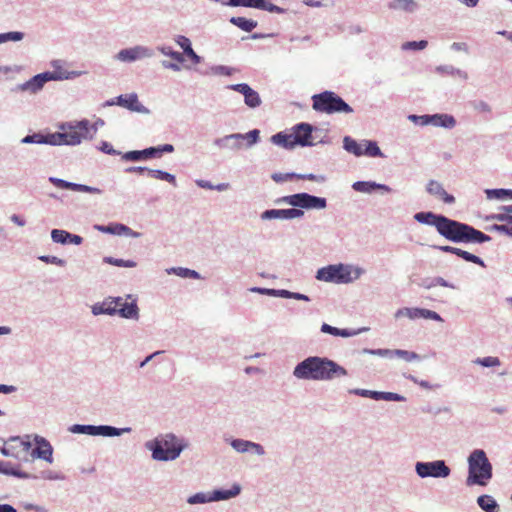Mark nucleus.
Returning <instances> with one entry per match:
<instances>
[{"label":"nucleus","mask_w":512,"mask_h":512,"mask_svg":"<svg viewBox=\"0 0 512 512\" xmlns=\"http://www.w3.org/2000/svg\"><path fill=\"white\" fill-rule=\"evenodd\" d=\"M313 128L310 124L300 123L292 128L293 140L296 145L310 146L313 144L312 141Z\"/></svg>","instance_id":"f8f14e48"},{"label":"nucleus","mask_w":512,"mask_h":512,"mask_svg":"<svg viewBox=\"0 0 512 512\" xmlns=\"http://www.w3.org/2000/svg\"><path fill=\"white\" fill-rule=\"evenodd\" d=\"M303 216V211L296 208H289V209H271L266 210L262 214L263 219H294V218H300Z\"/></svg>","instance_id":"4468645a"},{"label":"nucleus","mask_w":512,"mask_h":512,"mask_svg":"<svg viewBox=\"0 0 512 512\" xmlns=\"http://www.w3.org/2000/svg\"><path fill=\"white\" fill-rule=\"evenodd\" d=\"M148 55V51L142 47H134L130 49L121 50L118 53V58L122 61H134Z\"/></svg>","instance_id":"f3484780"},{"label":"nucleus","mask_w":512,"mask_h":512,"mask_svg":"<svg viewBox=\"0 0 512 512\" xmlns=\"http://www.w3.org/2000/svg\"><path fill=\"white\" fill-rule=\"evenodd\" d=\"M230 22L246 32H251L257 26L256 21L245 17H232Z\"/></svg>","instance_id":"bb28decb"},{"label":"nucleus","mask_w":512,"mask_h":512,"mask_svg":"<svg viewBox=\"0 0 512 512\" xmlns=\"http://www.w3.org/2000/svg\"><path fill=\"white\" fill-rule=\"evenodd\" d=\"M313 109L327 114L337 112L351 113L353 109L338 95L325 91L312 97Z\"/></svg>","instance_id":"39448f33"},{"label":"nucleus","mask_w":512,"mask_h":512,"mask_svg":"<svg viewBox=\"0 0 512 512\" xmlns=\"http://www.w3.org/2000/svg\"><path fill=\"white\" fill-rule=\"evenodd\" d=\"M477 503L486 512H497L499 509L496 501L489 495H482L478 497Z\"/></svg>","instance_id":"a878e982"},{"label":"nucleus","mask_w":512,"mask_h":512,"mask_svg":"<svg viewBox=\"0 0 512 512\" xmlns=\"http://www.w3.org/2000/svg\"><path fill=\"white\" fill-rule=\"evenodd\" d=\"M117 104L132 111H141V105L136 94L120 95L117 97Z\"/></svg>","instance_id":"aec40b11"},{"label":"nucleus","mask_w":512,"mask_h":512,"mask_svg":"<svg viewBox=\"0 0 512 512\" xmlns=\"http://www.w3.org/2000/svg\"><path fill=\"white\" fill-rule=\"evenodd\" d=\"M494 229L498 232L512 236V226L510 227L508 225H495Z\"/></svg>","instance_id":"e2e57ef3"},{"label":"nucleus","mask_w":512,"mask_h":512,"mask_svg":"<svg viewBox=\"0 0 512 512\" xmlns=\"http://www.w3.org/2000/svg\"><path fill=\"white\" fill-rule=\"evenodd\" d=\"M33 454H37L39 458L50 460L52 456V447L48 442L43 441L39 443L37 448L33 451Z\"/></svg>","instance_id":"c756f323"},{"label":"nucleus","mask_w":512,"mask_h":512,"mask_svg":"<svg viewBox=\"0 0 512 512\" xmlns=\"http://www.w3.org/2000/svg\"><path fill=\"white\" fill-rule=\"evenodd\" d=\"M97 229H99L100 231H103V232H108V233H112V234H122V233H127L130 231V229L125 226V225H122V224H117L115 226H98Z\"/></svg>","instance_id":"4c0bfd02"},{"label":"nucleus","mask_w":512,"mask_h":512,"mask_svg":"<svg viewBox=\"0 0 512 512\" xmlns=\"http://www.w3.org/2000/svg\"><path fill=\"white\" fill-rule=\"evenodd\" d=\"M272 143L286 149H292L296 146L293 140V133L279 132L271 137Z\"/></svg>","instance_id":"6ab92c4d"},{"label":"nucleus","mask_w":512,"mask_h":512,"mask_svg":"<svg viewBox=\"0 0 512 512\" xmlns=\"http://www.w3.org/2000/svg\"><path fill=\"white\" fill-rule=\"evenodd\" d=\"M486 194L489 199H491V198L503 199L505 197H510V190L492 189V190H487Z\"/></svg>","instance_id":"a18cd8bd"},{"label":"nucleus","mask_w":512,"mask_h":512,"mask_svg":"<svg viewBox=\"0 0 512 512\" xmlns=\"http://www.w3.org/2000/svg\"><path fill=\"white\" fill-rule=\"evenodd\" d=\"M353 189L355 191H358V192H363V193H370L372 192L373 190L375 189H383V190H386V191H389L390 189L385 186V185H382V184H376V183H373V182H367V181H358V182H355L353 185H352Z\"/></svg>","instance_id":"5701e85b"},{"label":"nucleus","mask_w":512,"mask_h":512,"mask_svg":"<svg viewBox=\"0 0 512 512\" xmlns=\"http://www.w3.org/2000/svg\"><path fill=\"white\" fill-rule=\"evenodd\" d=\"M422 309L415 308V309H405V314L409 316L410 318H417L421 317Z\"/></svg>","instance_id":"0e129e2a"},{"label":"nucleus","mask_w":512,"mask_h":512,"mask_svg":"<svg viewBox=\"0 0 512 512\" xmlns=\"http://www.w3.org/2000/svg\"><path fill=\"white\" fill-rule=\"evenodd\" d=\"M427 46V41L421 40V41H411L406 42L403 44V49H413V50H422Z\"/></svg>","instance_id":"8fccbe9b"},{"label":"nucleus","mask_w":512,"mask_h":512,"mask_svg":"<svg viewBox=\"0 0 512 512\" xmlns=\"http://www.w3.org/2000/svg\"><path fill=\"white\" fill-rule=\"evenodd\" d=\"M120 300H115V298H107L102 303L95 304L92 307V312L94 315L99 314H109L114 315L116 313V307Z\"/></svg>","instance_id":"dca6fc26"},{"label":"nucleus","mask_w":512,"mask_h":512,"mask_svg":"<svg viewBox=\"0 0 512 512\" xmlns=\"http://www.w3.org/2000/svg\"><path fill=\"white\" fill-rule=\"evenodd\" d=\"M316 278L325 282L347 283L351 281V272L344 265H330L319 269Z\"/></svg>","instance_id":"0eeeda50"},{"label":"nucleus","mask_w":512,"mask_h":512,"mask_svg":"<svg viewBox=\"0 0 512 512\" xmlns=\"http://www.w3.org/2000/svg\"><path fill=\"white\" fill-rule=\"evenodd\" d=\"M18 447L21 448L23 451H27L30 447V444L20 441L18 439H12L10 443L5 444L1 448V453L8 457L18 458L19 455L16 452H14V450Z\"/></svg>","instance_id":"a211bd4d"},{"label":"nucleus","mask_w":512,"mask_h":512,"mask_svg":"<svg viewBox=\"0 0 512 512\" xmlns=\"http://www.w3.org/2000/svg\"><path fill=\"white\" fill-rule=\"evenodd\" d=\"M50 139V135L44 138L41 135L34 134V135H28L26 136L23 141L25 143H47L46 140Z\"/></svg>","instance_id":"3c124183"},{"label":"nucleus","mask_w":512,"mask_h":512,"mask_svg":"<svg viewBox=\"0 0 512 512\" xmlns=\"http://www.w3.org/2000/svg\"><path fill=\"white\" fill-rule=\"evenodd\" d=\"M147 158L148 157L146 154V149L141 150V151H136V150L129 151L123 155V159L127 160V161H139V160L147 159Z\"/></svg>","instance_id":"a19ab883"},{"label":"nucleus","mask_w":512,"mask_h":512,"mask_svg":"<svg viewBox=\"0 0 512 512\" xmlns=\"http://www.w3.org/2000/svg\"><path fill=\"white\" fill-rule=\"evenodd\" d=\"M457 256L461 257L465 261H468V262L480 265L482 267L485 266L484 261L480 257H478V256H476V255H474V254H472V253H470L468 251L462 250L460 248H459V252H458Z\"/></svg>","instance_id":"c9c22d12"},{"label":"nucleus","mask_w":512,"mask_h":512,"mask_svg":"<svg viewBox=\"0 0 512 512\" xmlns=\"http://www.w3.org/2000/svg\"><path fill=\"white\" fill-rule=\"evenodd\" d=\"M416 471L420 477H447L450 469L444 461L434 462H418L416 464Z\"/></svg>","instance_id":"1a4fd4ad"},{"label":"nucleus","mask_w":512,"mask_h":512,"mask_svg":"<svg viewBox=\"0 0 512 512\" xmlns=\"http://www.w3.org/2000/svg\"><path fill=\"white\" fill-rule=\"evenodd\" d=\"M355 393L358 395H361V396L371 397L376 400L380 399V395H382L381 392L369 391V390H356Z\"/></svg>","instance_id":"864d4df0"},{"label":"nucleus","mask_w":512,"mask_h":512,"mask_svg":"<svg viewBox=\"0 0 512 512\" xmlns=\"http://www.w3.org/2000/svg\"><path fill=\"white\" fill-rule=\"evenodd\" d=\"M89 121L82 120L74 126H70L63 133L50 135V139L46 140L51 145H77L83 139H91Z\"/></svg>","instance_id":"20e7f679"},{"label":"nucleus","mask_w":512,"mask_h":512,"mask_svg":"<svg viewBox=\"0 0 512 512\" xmlns=\"http://www.w3.org/2000/svg\"><path fill=\"white\" fill-rule=\"evenodd\" d=\"M245 103L251 108L258 107L261 104V99L259 97V94L251 89L245 96Z\"/></svg>","instance_id":"58836bf2"},{"label":"nucleus","mask_w":512,"mask_h":512,"mask_svg":"<svg viewBox=\"0 0 512 512\" xmlns=\"http://www.w3.org/2000/svg\"><path fill=\"white\" fill-rule=\"evenodd\" d=\"M147 174L152 178L167 181L174 186L176 185L175 176L168 172L161 171V170L149 169V170H147Z\"/></svg>","instance_id":"c85d7f7f"},{"label":"nucleus","mask_w":512,"mask_h":512,"mask_svg":"<svg viewBox=\"0 0 512 512\" xmlns=\"http://www.w3.org/2000/svg\"><path fill=\"white\" fill-rule=\"evenodd\" d=\"M475 362L484 367H494V366L500 365V360L497 357H492V356L478 358Z\"/></svg>","instance_id":"c03bdc74"},{"label":"nucleus","mask_w":512,"mask_h":512,"mask_svg":"<svg viewBox=\"0 0 512 512\" xmlns=\"http://www.w3.org/2000/svg\"><path fill=\"white\" fill-rule=\"evenodd\" d=\"M161 52L165 56H169V57H171L172 59H174V60H176L178 62H182L183 61L182 54L179 53V52L173 51V49L170 46L162 47L161 48Z\"/></svg>","instance_id":"09e8293b"},{"label":"nucleus","mask_w":512,"mask_h":512,"mask_svg":"<svg viewBox=\"0 0 512 512\" xmlns=\"http://www.w3.org/2000/svg\"><path fill=\"white\" fill-rule=\"evenodd\" d=\"M50 181L58 188L72 189L75 191H92L93 189L86 185L74 184L58 178H50Z\"/></svg>","instance_id":"b1692460"},{"label":"nucleus","mask_w":512,"mask_h":512,"mask_svg":"<svg viewBox=\"0 0 512 512\" xmlns=\"http://www.w3.org/2000/svg\"><path fill=\"white\" fill-rule=\"evenodd\" d=\"M50 79H51V77L49 76L48 73L39 74V75L34 76L30 81H28L23 88L29 89L32 92H35V91L41 89L42 86L44 85V83Z\"/></svg>","instance_id":"393cba45"},{"label":"nucleus","mask_w":512,"mask_h":512,"mask_svg":"<svg viewBox=\"0 0 512 512\" xmlns=\"http://www.w3.org/2000/svg\"><path fill=\"white\" fill-rule=\"evenodd\" d=\"M396 353L407 361H411L413 359L418 358V355L414 352H408L405 350H397Z\"/></svg>","instance_id":"13d9d810"},{"label":"nucleus","mask_w":512,"mask_h":512,"mask_svg":"<svg viewBox=\"0 0 512 512\" xmlns=\"http://www.w3.org/2000/svg\"><path fill=\"white\" fill-rule=\"evenodd\" d=\"M344 148L356 156L364 155V141L362 143H358L350 137L344 138Z\"/></svg>","instance_id":"cd10ccee"},{"label":"nucleus","mask_w":512,"mask_h":512,"mask_svg":"<svg viewBox=\"0 0 512 512\" xmlns=\"http://www.w3.org/2000/svg\"><path fill=\"white\" fill-rule=\"evenodd\" d=\"M240 488L238 486H234L231 490H224V491H216L215 492V498L216 500H222V499H228L231 497L236 496L239 494Z\"/></svg>","instance_id":"37998d69"},{"label":"nucleus","mask_w":512,"mask_h":512,"mask_svg":"<svg viewBox=\"0 0 512 512\" xmlns=\"http://www.w3.org/2000/svg\"><path fill=\"white\" fill-rule=\"evenodd\" d=\"M22 32H8L4 34H0V43L6 41H20L23 39Z\"/></svg>","instance_id":"de8ad7c7"},{"label":"nucleus","mask_w":512,"mask_h":512,"mask_svg":"<svg viewBox=\"0 0 512 512\" xmlns=\"http://www.w3.org/2000/svg\"><path fill=\"white\" fill-rule=\"evenodd\" d=\"M115 300H120L116 307V313L123 318L137 319L139 316V310L136 301L131 299L130 296L127 298L116 297Z\"/></svg>","instance_id":"9b49d317"},{"label":"nucleus","mask_w":512,"mask_h":512,"mask_svg":"<svg viewBox=\"0 0 512 512\" xmlns=\"http://www.w3.org/2000/svg\"><path fill=\"white\" fill-rule=\"evenodd\" d=\"M392 7L412 12L416 8V2L414 0H394Z\"/></svg>","instance_id":"f704fd0d"},{"label":"nucleus","mask_w":512,"mask_h":512,"mask_svg":"<svg viewBox=\"0 0 512 512\" xmlns=\"http://www.w3.org/2000/svg\"><path fill=\"white\" fill-rule=\"evenodd\" d=\"M182 445L174 435H165L155 440L152 456L159 461L174 460L182 451Z\"/></svg>","instance_id":"423d86ee"},{"label":"nucleus","mask_w":512,"mask_h":512,"mask_svg":"<svg viewBox=\"0 0 512 512\" xmlns=\"http://www.w3.org/2000/svg\"><path fill=\"white\" fill-rule=\"evenodd\" d=\"M382 395H380V399L384 400H399L400 397L398 394L391 393V392H381Z\"/></svg>","instance_id":"69168bd1"},{"label":"nucleus","mask_w":512,"mask_h":512,"mask_svg":"<svg viewBox=\"0 0 512 512\" xmlns=\"http://www.w3.org/2000/svg\"><path fill=\"white\" fill-rule=\"evenodd\" d=\"M426 190L430 195L446 204H453L455 202L454 196L447 193L443 185L436 180H430L427 184Z\"/></svg>","instance_id":"ddd939ff"},{"label":"nucleus","mask_w":512,"mask_h":512,"mask_svg":"<svg viewBox=\"0 0 512 512\" xmlns=\"http://www.w3.org/2000/svg\"><path fill=\"white\" fill-rule=\"evenodd\" d=\"M287 177H295L296 179H302V180H316V176L314 174H295V173H291V174H287Z\"/></svg>","instance_id":"680f3d73"},{"label":"nucleus","mask_w":512,"mask_h":512,"mask_svg":"<svg viewBox=\"0 0 512 512\" xmlns=\"http://www.w3.org/2000/svg\"><path fill=\"white\" fill-rule=\"evenodd\" d=\"M174 151V147L171 144H165L159 147H150L146 149V154L148 158L152 157H160L163 152L171 153Z\"/></svg>","instance_id":"7c9ffc66"},{"label":"nucleus","mask_w":512,"mask_h":512,"mask_svg":"<svg viewBox=\"0 0 512 512\" xmlns=\"http://www.w3.org/2000/svg\"><path fill=\"white\" fill-rule=\"evenodd\" d=\"M469 475L468 485L478 484L484 486L492 477V466L483 450H475L468 459Z\"/></svg>","instance_id":"7ed1b4c3"},{"label":"nucleus","mask_w":512,"mask_h":512,"mask_svg":"<svg viewBox=\"0 0 512 512\" xmlns=\"http://www.w3.org/2000/svg\"><path fill=\"white\" fill-rule=\"evenodd\" d=\"M106 263H109L114 266L118 267H134L136 266V263L132 260H123V259H116L113 257H106L104 259Z\"/></svg>","instance_id":"79ce46f5"},{"label":"nucleus","mask_w":512,"mask_h":512,"mask_svg":"<svg viewBox=\"0 0 512 512\" xmlns=\"http://www.w3.org/2000/svg\"><path fill=\"white\" fill-rule=\"evenodd\" d=\"M40 260L46 262V263H53V264H57V265H64L65 261L62 260V259H59L55 256H52V257H49V256H41L40 257Z\"/></svg>","instance_id":"bf43d9fd"},{"label":"nucleus","mask_w":512,"mask_h":512,"mask_svg":"<svg viewBox=\"0 0 512 512\" xmlns=\"http://www.w3.org/2000/svg\"><path fill=\"white\" fill-rule=\"evenodd\" d=\"M439 250L445 252V253H451V254H454V255H458V252H459V248L457 247H453V246H440L439 247Z\"/></svg>","instance_id":"338daca9"},{"label":"nucleus","mask_w":512,"mask_h":512,"mask_svg":"<svg viewBox=\"0 0 512 512\" xmlns=\"http://www.w3.org/2000/svg\"><path fill=\"white\" fill-rule=\"evenodd\" d=\"M421 317L427 318V319H432V320H438V321L441 320V317L439 314H437L434 311L428 310V309H422Z\"/></svg>","instance_id":"5fc2aeb1"},{"label":"nucleus","mask_w":512,"mask_h":512,"mask_svg":"<svg viewBox=\"0 0 512 512\" xmlns=\"http://www.w3.org/2000/svg\"><path fill=\"white\" fill-rule=\"evenodd\" d=\"M474 108L479 112L488 113L491 111L490 106L484 101H479V102L474 103Z\"/></svg>","instance_id":"052dcab7"},{"label":"nucleus","mask_w":512,"mask_h":512,"mask_svg":"<svg viewBox=\"0 0 512 512\" xmlns=\"http://www.w3.org/2000/svg\"><path fill=\"white\" fill-rule=\"evenodd\" d=\"M409 118L413 121H416L419 119L421 121L420 122L421 125L432 124L434 126L452 128L456 124L455 119L449 115H433V116L425 115V116H420V117H418L416 115H412Z\"/></svg>","instance_id":"9d476101"},{"label":"nucleus","mask_w":512,"mask_h":512,"mask_svg":"<svg viewBox=\"0 0 512 512\" xmlns=\"http://www.w3.org/2000/svg\"><path fill=\"white\" fill-rule=\"evenodd\" d=\"M229 138L247 139L248 142H249V145H252V144H255L258 141L259 131L257 129H255V130H252V131L248 132L245 135H242V134H232V135L226 136V139H229Z\"/></svg>","instance_id":"72a5a7b5"},{"label":"nucleus","mask_w":512,"mask_h":512,"mask_svg":"<svg viewBox=\"0 0 512 512\" xmlns=\"http://www.w3.org/2000/svg\"><path fill=\"white\" fill-rule=\"evenodd\" d=\"M293 373L299 379L330 380L345 376L347 371L327 358L308 357L295 367Z\"/></svg>","instance_id":"f03ea898"},{"label":"nucleus","mask_w":512,"mask_h":512,"mask_svg":"<svg viewBox=\"0 0 512 512\" xmlns=\"http://www.w3.org/2000/svg\"><path fill=\"white\" fill-rule=\"evenodd\" d=\"M68 237H70V233L65 230L54 229L51 232V238L56 243L65 244L68 242Z\"/></svg>","instance_id":"ea45409f"},{"label":"nucleus","mask_w":512,"mask_h":512,"mask_svg":"<svg viewBox=\"0 0 512 512\" xmlns=\"http://www.w3.org/2000/svg\"><path fill=\"white\" fill-rule=\"evenodd\" d=\"M78 431L84 432L88 431L89 434L92 435H102V436H118L121 431L112 426H75Z\"/></svg>","instance_id":"2eb2a0df"},{"label":"nucleus","mask_w":512,"mask_h":512,"mask_svg":"<svg viewBox=\"0 0 512 512\" xmlns=\"http://www.w3.org/2000/svg\"><path fill=\"white\" fill-rule=\"evenodd\" d=\"M263 6L264 7H260V9L266 10L269 12H275V13H283L284 12V10L282 8L272 4L269 0H263Z\"/></svg>","instance_id":"603ef678"},{"label":"nucleus","mask_w":512,"mask_h":512,"mask_svg":"<svg viewBox=\"0 0 512 512\" xmlns=\"http://www.w3.org/2000/svg\"><path fill=\"white\" fill-rule=\"evenodd\" d=\"M321 331L323 333H328V334H331V335H334V336L349 337V336L352 335V333L349 332L346 329H338V328L333 327V326H331L329 324H326V323H324L321 326Z\"/></svg>","instance_id":"473e14b6"},{"label":"nucleus","mask_w":512,"mask_h":512,"mask_svg":"<svg viewBox=\"0 0 512 512\" xmlns=\"http://www.w3.org/2000/svg\"><path fill=\"white\" fill-rule=\"evenodd\" d=\"M206 501H207L206 496L201 493L195 494V495L189 497V499H188V503H190V504L204 503Z\"/></svg>","instance_id":"4d7b16f0"},{"label":"nucleus","mask_w":512,"mask_h":512,"mask_svg":"<svg viewBox=\"0 0 512 512\" xmlns=\"http://www.w3.org/2000/svg\"><path fill=\"white\" fill-rule=\"evenodd\" d=\"M232 89L239 93H242L245 96L249 91H251L252 88L248 84L241 83L233 85Z\"/></svg>","instance_id":"6e6d98bb"},{"label":"nucleus","mask_w":512,"mask_h":512,"mask_svg":"<svg viewBox=\"0 0 512 512\" xmlns=\"http://www.w3.org/2000/svg\"><path fill=\"white\" fill-rule=\"evenodd\" d=\"M177 44L183 49L184 54L194 63L199 64L201 58L194 52L191 47L190 40L185 36H178L176 39Z\"/></svg>","instance_id":"412c9836"},{"label":"nucleus","mask_w":512,"mask_h":512,"mask_svg":"<svg viewBox=\"0 0 512 512\" xmlns=\"http://www.w3.org/2000/svg\"><path fill=\"white\" fill-rule=\"evenodd\" d=\"M230 6H244L260 9L263 6V0H230L227 2Z\"/></svg>","instance_id":"2f4dec72"},{"label":"nucleus","mask_w":512,"mask_h":512,"mask_svg":"<svg viewBox=\"0 0 512 512\" xmlns=\"http://www.w3.org/2000/svg\"><path fill=\"white\" fill-rule=\"evenodd\" d=\"M284 201L293 207H301L305 209H324L326 207V199L312 196L307 193H298L284 198Z\"/></svg>","instance_id":"6e6552de"},{"label":"nucleus","mask_w":512,"mask_h":512,"mask_svg":"<svg viewBox=\"0 0 512 512\" xmlns=\"http://www.w3.org/2000/svg\"><path fill=\"white\" fill-rule=\"evenodd\" d=\"M253 291H259V292H262V293H267L269 295H278L280 297H283V298H294V299H297V300H303V301H309V297L307 295H304V294H301V293H295V292H290L288 290H262V289H253Z\"/></svg>","instance_id":"4be33fe9"},{"label":"nucleus","mask_w":512,"mask_h":512,"mask_svg":"<svg viewBox=\"0 0 512 512\" xmlns=\"http://www.w3.org/2000/svg\"><path fill=\"white\" fill-rule=\"evenodd\" d=\"M414 218L419 223L434 226L441 236L455 243H484L491 240L489 235L468 224L433 212H419Z\"/></svg>","instance_id":"f257e3e1"},{"label":"nucleus","mask_w":512,"mask_h":512,"mask_svg":"<svg viewBox=\"0 0 512 512\" xmlns=\"http://www.w3.org/2000/svg\"><path fill=\"white\" fill-rule=\"evenodd\" d=\"M364 155L371 157L381 156L382 153L376 142L364 141Z\"/></svg>","instance_id":"e433bc0d"},{"label":"nucleus","mask_w":512,"mask_h":512,"mask_svg":"<svg viewBox=\"0 0 512 512\" xmlns=\"http://www.w3.org/2000/svg\"><path fill=\"white\" fill-rule=\"evenodd\" d=\"M232 447L238 452H246L250 449L251 442L241 439L233 440L231 443Z\"/></svg>","instance_id":"49530a36"},{"label":"nucleus","mask_w":512,"mask_h":512,"mask_svg":"<svg viewBox=\"0 0 512 512\" xmlns=\"http://www.w3.org/2000/svg\"><path fill=\"white\" fill-rule=\"evenodd\" d=\"M0 512H16V509L9 504H0Z\"/></svg>","instance_id":"774afa93"}]
</instances>
